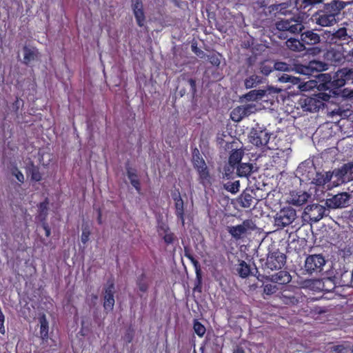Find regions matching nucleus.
Wrapping results in <instances>:
<instances>
[{
	"mask_svg": "<svg viewBox=\"0 0 353 353\" xmlns=\"http://www.w3.org/2000/svg\"><path fill=\"white\" fill-rule=\"evenodd\" d=\"M297 5L300 8H308V11L312 8L319 6V9L312 15V19L316 24L323 26H331L336 22V17L344 8L342 1L333 0L330 3H323L321 0H298Z\"/></svg>",
	"mask_w": 353,
	"mask_h": 353,
	"instance_id": "1",
	"label": "nucleus"
},
{
	"mask_svg": "<svg viewBox=\"0 0 353 353\" xmlns=\"http://www.w3.org/2000/svg\"><path fill=\"white\" fill-rule=\"evenodd\" d=\"M303 25L299 18H290L289 19H282L276 23V28L278 30V37L281 39H288L286 41L287 47L291 50L301 52L305 49L303 41L289 37V34H296L301 32L303 29Z\"/></svg>",
	"mask_w": 353,
	"mask_h": 353,
	"instance_id": "2",
	"label": "nucleus"
},
{
	"mask_svg": "<svg viewBox=\"0 0 353 353\" xmlns=\"http://www.w3.org/2000/svg\"><path fill=\"white\" fill-rule=\"evenodd\" d=\"M323 83L319 87L325 90L338 89L343 87L347 83H353V68H343L334 73L332 77L330 74H323Z\"/></svg>",
	"mask_w": 353,
	"mask_h": 353,
	"instance_id": "3",
	"label": "nucleus"
},
{
	"mask_svg": "<svg viewBox=\"0 0 353 353\" xmlns=\"http://www.w3.org/2000/svg\"><path fill=\"white\" fill-rule=\"evenodd\" d=\"M286 263V256L283 253L276 251L268 254L266 259H261V268L265 275L274 270H281Z\"/></svg>",
	"mask_w": 353,
	"mask_h": 353,
	"instance_id": "4",
	"label": "nucleus"
},
{
	"mask_svg": "<svg viewBox=\"0 0 353 353\" xmlns=\"http://www.w3.org/2000/svg\"><path fill=\"white\" fill-rule=\"evenodd\" d=\"M325 263L326 260L323 254H310L306 257L305 261V270L309 274H318L323 271Z\"/></svg>",
	"mask_w": 353,
	"mask_h": 353,
	"instance_id": "5",
	"label": "nucleus"
},
{
	"mask_svg": "<svg viewBox=\"0 0 353 353\" xmlns=\"http://www.w3.org/2000/svg\"><path fill=\"white\" fill-rule=\"evenodd\" d=\"M296 211L291 207L281 209L276 214L275 225L280 228H284L293 223L296 219Z\"/></svg>",
	"mask_w": 353,
	"mask_h": 353,
	"instance_id": "6",
	"label": "nucleus"
},
{
	"mask_svg": "<svg viewBox=\"0 0 353 353\" xmlns=\"http://www.w3.org/2000/svg\"><path fill=\"white\" fill-rule=\"evenodd\" d=\"M305 175L311 184L316 186H323L333 178L332 172H315V168H310L307 174H303V176Z\"/></svg>",
	"mask_w": 353,
	"mask_h": 353,
	"instance_id": "7",
	"label": "nucleus"
},
{
	"mask_svg": "<svg viewBox=\"0 0 353 353\" xmlns=\"http://www.w3.org/2000/svg\"><path fill=\"white\" fill-rule=\"evenodd\" d=\"M345 26L339 28L332 35V40L334 43L340 42L341 45L353 43V34L351 28H353V23H345Z\"/></svg>",
	"mask_w": 353,
	"mask_h": 353,
	"instance_id": "8",
	"label": "nucleus"
},
{
	"mask_svg": "<svg viewBox=\"0 0 353 353\" xmlns=\"http://www.w3.org/2000/svg\"><path fill=\"white\" fill-rule=\"evenodd\" d=\"M298 104L304 111L311 112L319 111V110L324 105L322 101L317 99L316 94L311 97L305 95L302 96L299 99Z\"/></svg>",
	"mask_w": 353,
	"mask_h": 353,
	"instance_id": "9",
	"label": "nucleus"
},
{
	"mask_svg": "<svg viewBox=\"0 0 353 353\" xmlns=\"http://www.w3.org/2000/svg\"><path fill=\"white\" fill-rule=\"evenodd\" d=\"M176 90L181 97L185 94H190L191 97L194 98L196 92V81L192 78H186L185 76H181Z\"/></svg>",
	"mask_w": 353,
	"mask_h": 353,
	"instance_id": "10",
	"label": "nucleus"
},
{
	"mask_svg": "<svg viewBox=\"0 0 353 353\" xmlns=\"http://www.w3.org/2000/svg\"><path fill=\"white\" fill-rule=\"evenodd\" d=\"M353 163H347L343 164L340 168L335 169L332 174H333V178H336V181H334V186H337L341 183L349 181L350 176L353 173Z\"/></svg>",
	"mask_w": 353,
	"mask_h": 353,
	"instance_id": "11",
	"label": "nucleus"
},
{
	"mask_svg": "<svg viewBox=\"0 0 353 353\" xmlns=\"http://www.w3.org/2000/svg\"><path fill=\"white\" fill-rule=\"evenodd\" d=\"M350 194L341 192L326 200L327 205L330 208H343L349 205Z\"/></svg>",
	"mask_w": 353,
	"mask_h": 353,
	"instance_id": "12",
	"label": "nucleus"
},
{
	"mask_svg": "<svg viewBox=\"0 0 353 353\" xmlns=\"http://www.w3.org/2000/svg\"><path fill=\"white\" fill-rule=\"evenodd\" d=\"M114 283L112 279H109L103 290V307L106 310H112L114 305Z\"/></svg>",
	"mask_w": 353,
	"mask_h": 353,
	"instance_id": "13",
	"label": "nucleus"
},
{
	"mask_svg": "<svg viewBox=\"0 0 353 353\" xmlns=\"http://www.w3.org/2000/svg\"><path fill=\"white\" fill-rule=\"evenodd\" d=\"M325 211V207L318 203H314L307 205L304 210V214L308 216L311 221L316 223L324 216Z\"/></svg>",
	"mask_w": 353,
	"mask_h": 353,
	"instance_id": "14",
	"label": "nucleus"
},
{
	"mask_svg": "<svg viewBox=\"0 0 353 353\" xmlns=\"http://www.w3.org/2000/svg\"><path fill=\"white\" fill-rule=\"evenodd\" d=\"M131 8L139 27L145 26L146 18L142 0H132Z\"/></svg>",
	"mask_w": 353,
	"mask_h": 353,
	"instance_id": "15",
	"label": "nucleus"
},
{
	"mask_svg": "<svg viewBox=\"0 0 353 353\" xmlns=\"http://www.w3.org/2000/svg\"><path fill=\"white\" fill-rule=\"evenodd\" d=\"M270 138V134L267 130H254L250 132V141L256 147H261L268 144Z\"/></svg>",
	"mask_w": 353,
	"mask_h": 353,
	"instance_id": "16",
	"label": "nucleus"
},
{
	"mask_svg": "<svg viewBox=\"0 0 353 353\" xmlns=\"http://www.w3.org/2000/svg\"><path fill=\"white\" fill-rule=\"evenodd\" d=\"M198 173V180L200 184L203 185L204 188H209L212 185V178L210 174L209 169L206 165V163L203 164L201 165H198V167L194 168Z\"/></svg>",
	"mask_w": 353,
	"mask_h": 353,
	"instance_id": "17",
	"label": "nucleus"
},
{
	"mask_svg": "<svg viewBox=\"0 0 353 353\" xmlns=\"http://www.w3.org/2000/svg\"><path fill=\"white\" fill-rule=\"evenodd\" d=\"M172 199L174 201V209L175 215L177 219L181 221V225H185V210H184V201L181 196V194L179 190H176L172 194Z\"/></svg>",
	"mask_w": 353,
	"mask_h": 353,
	"instance_id": "18",
	"label": "nucleus"
},
{
	"mask_svg": "<svg viewBox=\"0 0 353 353\" xmlns=\"http://www.w3.org/2000/svg\"><path fill=\"white\" fill-rule=\"evenodd\" d=\"M254 109L255 106L251 104L238 106L231 112L230 117L232 121L239 122L254 112Z\"/></svg>",
	"mask_w": 353,
	"mask_h": 353,
	"instance_id": "19",
	"label": "nucleus"
},
{
	"mask_svg": "<svg viewBox=\"0 0 353 353\" xmlns=\"http://www.w3.org/2000/svg\"><path fill=\"white\" fill-rule=\"evenodd\" d=\"M251 223L250 220H245L240 225L228 227V232L234 239L239 240L248 230L251 229Z\"/></svg>",
	"mask_w": 353,
	"mask_h": 353,
	"instance_id": "20",
	"label": "nucleus"
},
{
	"mask_svg": "<svg viewBox=\"0 0 353 353\" xmlns=\"http://www.w3.org/2000/svg\"><path fill=\"white\" fill-rule=\"evenodd\" d=\"M23 63L29 65L31 62L38 61L40 58L39 50L34 46L25 45L23 47Z\"/></svg>",
	"mask_w": 353,
	"mask_h": 353,
	"instance_id": "21",
	"label": "nucleus"
},
{
	"mask_svg": "<svg viewBox=\"0 0 353 353\" xmlns=\"http://www.w3.org/2000/svg\"><path fill=\"white\" fill-rule=\"evenodd\" d=\"M310 197V195L306 192L301 190L292 191L290 194L288 202L293 205L301 206L307 201Z\"/></svg>",
	"mask_w": 353,
	"mask_h": 353,
	"instance_id": "22",
	"label": "nucleus"
},
{
	"mask_svg": "<svg viewBox=\"0 0 353 353\" xmlns=\"http://www.w3.org/2000/svg\"><path fill=\"white\" fill-rule=\"evenodd\" d=\"M135 283L138 289V295L139 297L142 298L143 294L148 292L149 290L151 281L145 272H142L137 276Z\"/></svg>",
	"mask_w": 353,
	"mask_h": 353,
	"instance_id": "23",
	"label": "nucleus"
},
{
	"mask_svg": "<svg viewBox=\"0 0 353 353\" xmlns=\"http://www.w3.org/2000/svg\"><path fill=\"white\" fill-rule=\"evenodd\" d=\"M234 142L226 143L225 148L232 149V152L229 156L228 163L231 165L237 166L241 163V161L244 155L243 149L232 148Z\"/></svg>",
	"mask_w": 353,
	"mask_h": 353,
	"instance_id": "24",
	"label": "nucleus"
},
{
	"mask_svg": "<svg viewBox=\"0 0 353 353\" xmlns=\"http://www.w3.org/2000/svg\"><path fill=\"white\" fill-rule=\"evenodd\" d=\"M263 276L279 285H286L289 283L292 279L290 273L285 270H280L274 274H270L264 275Z\"/></svg>",
	"mask_w": 353,
	"mask_h": 353,
	"instance_id": "25",
	"label": "nucleus"
},
{
	"mask_svg": "<svg viewBox=\"0 0 353 353\" xmlns=\"http://www.w3.org/2000/svg\"><path fill=\"white\" fill-rule=\"evenodd\" d=\"M301 39L303 41L304 46L305 45L312 46L319 43L320 37L317 33L314 32L312 30H307L301 33Z\"/></svg>",
	"mask_w": 353,
	"mask_h": 353,
	"instance_id": "26",
	"label": "nucleus"
},
{
	"mask_svg": "<svg viewBox=\"0 0 353 353\" xmlns=\"http://www.w3.org/2000/svg\"><path fill=\"white\" fill-rule=\"evenodd\" d=\"M38 319L40 324V337L43 341H47L49 338V323L46 314H40Z\"/></svg>",
	"mask_w": 353,
	"mask_h": 353,
	"instance_id": "27",
	"label": "nucleus"
},
{
	"mask_svg": "<svg viewBox=\"0 0 353 353\" xmlns=\"http://www.w3.org/2000/svg\"><path fill=\"white\" fill-rule=\"evenodd\" d=\"M48 205L49 199L47 197L44 199L43 201L41 202L38 205V214L37 218L40 222L47 221L49 209Z\"/></svg>",
	"mask_w": 353,
	"mask_h": 353,
	"instance_id": "28",
	"label": "nucleus"
},
{
	"mask_svg": "<svg viewBox=\"0 0 353 353\" xmlns=\"http://www.w3.org/2000/svg\"><path fill=\"white\" fill-rule=\"evenodd\" d=\"M254 172L252 163H241L236 166V172L240 177H248Z\"/></svg>",
	"mask_w": 353,
	"mask_h": 353,
	"instance_id": "29",
	"label": "nucleus"
},
{
	"mask_svg": "<svg viewBox=\"0 0 353 353\" xmlns=\"http://www.w3.org/2000/svg\"><path fill=\"white\" fill-rule=\"evenodd\" d=\"M237 201L242 208H250L253 201V196H252L250 191L244 190L239 196Z\"/></svg>",
	"mask_w": 353,
	"mask_h": 353,
	"instance_id": "30",
	"label": "nucleus"
},
{
	"mask_svg": "<svg viewBox=\"0 0 353 353\" xmlns=\"http://www.w3.org/2000/svg\"><path fill=\"white\" fill-rule=\"evenodd\" d=\"M264 90H252L244 94L242 98L246 101H255L261 99L265 94Z\"/></svg>",
	"mask_w": 353,
	"mask_h": 353,
	"instance_id": "31",
	"label": "nucleus"
},
{
	"mask_svg": "<svg viewBox=\"0 0 353 353\" xmlns=\"http://www.w3.org/2000/svg\"><path fill=\"white\" fill-rule=\"evenodd\" d=\"M239 263L236 268V271L237 272L238 274L243 279L248 277L251 274L250 265H248L245 261L243 260H239Z\"/></svg>",
	"mask_w": 353,
	"mask_h": 353,
	"instance_id": "32",
	"label": "nucleus"
},
{
	"mask_svg": "<svg viewBox=\"0 0 353 353\" xmlns=\"http://www.w3.org/2000/svg\"><path fill=\"white\" fill-rule=\"evenodd\" d=\"M27 174L30 176L31 180L33 181L39 182L42 180V174L39 168L33 163L27 169Z\"/></svg>",
	"mask_w": 353,
	"mask_h": 353,
	"instance_id": "33",
	"label": "nucleus"
},
{
	"mask_svg": "<svg viewBox=\"0 0 353 353\" xmlns=\"http://www.w3.org/2000/svg\"><path fill=\"white\" fill-rule=\"evenodd\" d=\"M262 83V77L256 74H252L244 80V85L247 89L256 87Z\"/></svg>",
	"mask_w": 353,
	"mask_h": 353,
	"instance_id": "34",
	"label": "nucleus"
},
{
	"mask_svg": "<svg viewBox=\"0 0 353 353\" xmlns=\"http://www.w3.org/2000/svg\"><path fill=\"white\" fill-rule=\"evenodd\" d=\"M193 330L199 337H203L206 332L205 327L198 319H194L193 321Z\"/></svg>",
	"mask_w": 353,
	"mask_h": 353,
	"instance_id": "35",
	"label": "nucleus"
},
{
	"mask_svg": "<svg viewBox=\"0 0 353 353\" xmlns=\"http://www.w3.org/2000/svg\"><path fill=\"white\" fill-rule=\"evenodd\" d=\"M239 181H235L234 182H227L223 185L224 189L232 194H236V192H238L239 190Z\"/></svg>",
	"mask_w": 353,
	"mask_h": 353,
	"instance_id": "36",
	"label": "nucleus"
},
{
	"mask_svg": "<svg viewBox=\"0 0 353 353\" xmlns=\"http://www.w3.org/2000/svg\"><path fill=\"white\" fill-rule=\"evenodd\" d=\"M279 79L281 83H291L293 85L298 84L300 82L299 77H293L288 74H283Z\"/></svg>",
	"mask_w": 353,
	"mask_h": 353,
	"instance_id": "37",
	"label": "nucleus"
},
{
	"mask_svg": "<svg viewBox=\"0 0 353 353\" xmlns=\"http://www.w3.org/2000/svg\"><path fill=\"white\" fill-rule=\"evenodd\" d=\"M91 234L90 227L87 225H83L82 232L81 235V241L83 244H86L90 240V236Z\"/></svg>",
	"mask_w": 353,
	"mask_h": 353,
	"instance_id": "38",
	"label": "nucleus"
},
{
	"mask_svg": "<svg viewBox=\"0 0 353 353\" xmlns=\"http://www.w3.org/2000/svg\"><path fill=\"white\" fill-rule=\"evenodd\" d=\"M205 164V162L203 157L200 155L198 150H196L192 156V163L194 168L198 167V165H201V163Z\"/></svg>",
	"mask_w": 353,
	"mask_h": 353,
	"instance_id": "39",
	"label": "nucleus"
},
{
	"mask_svg": "<svg viewBox=\"0 0 353 353\" xmlns=\"http://www.w3.org/2000/svg\"><path fill=\"white\" fill-rule=\"evenodd\" d=\"M161 236L166 245L172 244L174 243V241H177V237L174 233L171 231Z\"/></svg>",
	"mask_w": 353,
	"mask_h": 353,
	"instance_id": "40",
	"label": "nucleus"
},
{
	"mask_svg": "<svg viewBox=\"0 0 353 353\" xmlns=\"http://www.w3.org/2000/svg\"><path fill=\"white\" fill-rule=\"evenodd\" d=\"M192 265H193V267L195 270L196 281H198L199 284H201V281H202V272H201V265L197 260H196L192 263Z\"/></svg>",
	"mask_w": 353,
	"mask_h": 353,
	"instance_id": "41",
	"label": "nucleus"
},
{
	"mask_svg": "<svg viewBox=\"0 0 353 353\" xmlns=\"http://www.w3.org/2000/svg\"><path fill=\"white\" fill-rule=\"evenodd\" d=\"M126 174L129 180H132L133 179H138L137 171L135 168H132L128 163L125 165Z\"/></svg>",
	"mask_w": 353,
	"mask_h": 353,
	"instance_id": "42",
	"label": "nucleus"
},
{
	"mask_svg": "<svg viewBox=\"0 0 353 353\" xmlns=\"http://www.w3.org/2000/svg\"><path fill=\"white\" fill-rule=\"evenodd\" d=\"M12 174L16 177L17 180L20 183H23L24 182L23 174L19 170V168L16 165H14L12 168Z\"/></svg>",
	"mask_w": 353,
	"mask_h": 353,
	"instance_id": "43",
	"label": "nucleus"
},
{
	"mask_svg": "<svg viewBox=\"0 0 353 353\" xmlns=\"http://www.w3.org/2000/svg\"><path fill=\"white\" fill-rule=\"evenodd\" d=\"M290 65L282 61H277L274 63V70H278V71H288L289 70Z\"/></svg>",
	"mask_w": 353,
	"mask_h": 353,
	"instance_id": "44",
	"label": "nucleus"
},
{
	"mask_svg": "<svg viewBox=\"0 0 353 353\" xmlns=\"http://www.w3.org/2000/svg\"><path fill=\"white\" fill-rule=\"evenodd\" d=\"M277 290V287L274 284H265L263 287V292L267 295L274 294Z\"/></svg>",
	"mask_w": 353,
	"mask_h": 353,
	"instance_id": "45",
	"label": "nucleus"
},
{
	"mask_svg": "<svg viewBox=\"0 0 353 353\" xmlns=\"http://www.w3.org/2000/svg\"><path fill=\"white\" fill-rule=\"evenodd\" d=\"M191 48H192V52L199 58H201V59L206 58V54L202 50L199 48L196 43L192 44Z\"/></svg>",
	"mask_w": 353,
	"mask_h": 353,
	"instance_id": "46",
	"label": "nucleus"
},
{
	"mask_svg": "<svg viewBox=\"0 0 353 353\" xmlns=\"http://www.w3.org/2000/svg\"><path fill=\"white\" fill-rule=\"evenodd\" d=\"M206 57H208V60L215 66H219L221 63V61L219 59V54H212L210 55L206 54Z\"/></svg>",
	"mask_w": 353,
	"mask_h": 353,
	"instance_id": "47",
	"label": "nucleus"
},
{
	"mask_svg": "<svg viewBox=\"0 0 353 353\" xmlns=\"http://www.w3.org/2000/svg\"><path fill=\"white\" fill-rule=\"evenodd\" d=\"M133 338H134V331H133V330L130 328L126 331V332L123 336V339H124L125 342L127 344H128L132 341Z\"/></svg>",
	"mask_w": 353,
	"mask_h": 353,
	"instance_id": "48",
	"label": "nucleus"
},
{
	"mask_svg": "<svg viewBox=\"0 0 353 353\" xmlns=\"http://www.w3.org/2000/svg\"><path fill=\"white\" fill-rule=\"evenodd\" d=\"M170 231L169 226L165 223L161 224L158 228V232L160 236H163Z\"/></svg>",
	"mask_w": 353,
	"mask_h": 353,
	"instance_id": "49",
	"label": "nucleus"
},
{
	"mask_svg": "<svg viewBox=\"0 0 353 353\" xmlns=\"http://www.w3.org/2000/svg\"><path fill=\"white\" fill-rule=\"evenodd\" d=\"M236 168V165H231L228 163V165H225L224 168V174L226 177L230 178L232 174H233V172L234 169Z\"/></svg>",
	"mask_w": 353,
	"mask_h": 353,
	"instance_id": "50",
	"label": "nucleus"
},
{
	"mask_svg": "<svg viewBox=\"0 0 353 353\" xmlns=\"http://www.w3.org/2000/svg\"><path fill=\"white\" fill-rule=\"evenodd\" d=\"M260 69L262 74L268 76L274 70V66L272 67L270 65L263 64L261 66Z\"/></svg>",
	"mask_w": 353,
	"mask_h": 353,
	"instance_id": "51",
	"label": "nucleus"
},
{
	"mask_svg": "<svg viewBox=\"0 0 353 353\" xmlns=\"http://www.w3.org/2000/svg\"><path fill=\"white\" fill-rule=\"evenodd\" d=\"M131 185L134 188V189L137 190L138 193L141 192V182L140 180L138 179H133L132 180H130Z\"/></svg>",
	"mask_w": 353,
	"mask_h": 353,
	"instance_id": "52",
	"label": "nucleus"
},
{
	"mask_svg": "<svg viewBox=\"0 0 353 353\" xmlns=\"http://www.w3.org/2000/svg\"><path fill=\"white\" fill-rule=\"evenodd\" d=\"M318 99L321 100L322 103H324V101H328L330 99V94L325 92H319L316 94Z\"/></svg>",
	"mask_w": 353,
	"mask_h": 353,
	"instance_id": "53",
	"label": "nucleus"
},
{
	"mask_svg": "<svg viewBox=\"0 0 353 353\" xmlns=\"http://www.w3.org/2000/svg\"><path fill=\"white\" fill-rule=\"evenodd\" d=\"M40 223L41 224L42 228L45 231L46 236V237H49L51 235V229H50L48 223H47V221H42V222H40Z\"/></svg>",
	"mask_w": 353,
	"mask_h": 353,
	"instance_id": "54",
	"label": "nucleus"
},
{
	"mask_svg": "<svg viewBox=\"0 0 353 353\" xmlns=\"http://www.w3.org/2000/svg\"><path fill=\"white\" fill-rule=\"evenodd\" d=\"M345 347L342 345H334L330 347V352L332 353H343Z\"/></svg>",
	"mask_w": 353,
	"mask_h": 353,
	"instance_id": "55",
	"label": "nucleus"
},
{
	"mask_svg": "<svg viewBox=\"0 0 353 353\" xmlns=\"http://www.w3.org/2000/svg\"><path fill=\"white\" fill-rule=\"evenodd\" d=\"M184 256L188 259H189V257H190L191 256H193L190 252V250L187 247L184 248Z\"/></svg>",
	"mask_w": 353,
	"mask_h": 353,
	"instance_id": "56",
	"label": "nucleus"
},
{
	"mask_svg": "<svg viewBox=\"0 0 353 353\" xmlns=\"http://www.w3.org/2000/svg\"><path fill=\"white\" fill-rule=\"evenodd\" d=\"M97 212H98L97 222L99 224L101 225L102 223V212H101V210L100 208L98 209Z\"/></svg>",
	"mask_w": 353,
	"mask_h": 353,
	"instance_id": "57",
	"label": "nucleus"
},
{
	"mask_svg": "<svg viewBox=\"0 0 353 353\" xmlns=\"http://www.w3.org/2000/svg\"><path fill=\"white\" fill-rule=\"evenodd\" d=\"M234 353H245L242 348H238Z\"/></svg>",
	"mask_w": 353,
	"mask_h": 353,
	"instance_id": "58",
	"label": "nucleus"
},
{
	"mask_svg": "<svg viewBox=\"0 0 353 353\" xmlns=\"http://www.w3.org/2000/svg\"><path fill=\"white\" fill-rule=\"evenodd\" d=\"M189 260L192 264L196 259L194 257V256H191L190 257H189Z\"/></svg>",
	"mask_w": 353,
	"mask_h": 353,
	"instance_id": "59",
	"label": "nucleus"
},
{
	"mask_svg": "<svg viewBox=\"0 0 353 353\" xmlns=\"http://www.w3.org/2000/svg\"><path fill=\"white\" fill-rule=\"evenodd\" d=\"M350 56L353 57V48L351 49L350 51H349V53H348Z\"/></svg>",
	"mask_w": 353,
	"mask_h": 353,
	"instance_id": "60",
	"label": "nucleus"
},
{
	"mask_svg": "<svg viewBox=\"0 0 353 353\" xmlns=\"http://www.w3.org/2000/svg\"><path fill=\"white\" fill-rule=\"evenodd\" d=\"M172 1H173L174 2H175V3H178V1H179V0H172Z\"/></svg>",
	"mask_w": 353,
	"mask_h": 353,
	"instance_id": "61",
	"label": "nucleus"
},
{
	"mask_svg": "<svg viewBox=\"0 0 353 353\" xmlns=\"http://www.w3.org/2000/svg\"><path fill=\"white\" fill-rule=\"evenodd\" d=\"M352 280L353 281V270H352Z\"/></svg>",
	"mask_w": 353,
	"mask_h": 353,
	"instance_id": "62",
	"label": "nucleus"
},
{
	"mask_svg": "<svg viewBox=\"0 0 353 353\" xmlns=\"http://www.w3.org/2000/svg\"><path fill=\"white\" fill-rule=\"evenodd\" d=\"M194 353H196V350H194Z\"/></svg>",
	"mask_w": 353,
	"mask_h": 353,
	"instance_id": "63",
	"label": "nucleus"
}]
</instances>
